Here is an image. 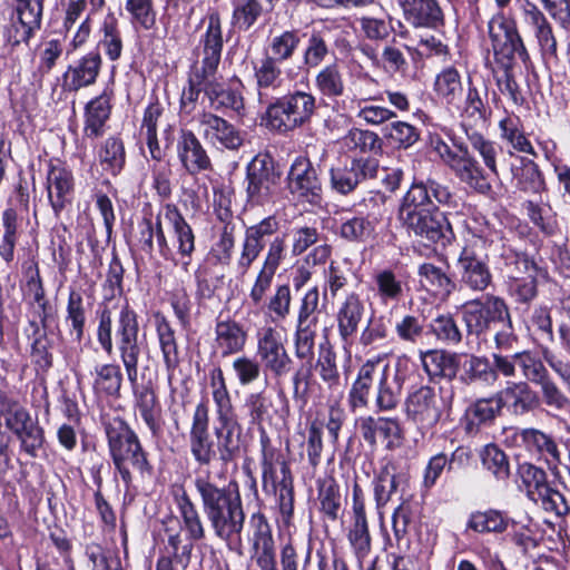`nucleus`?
I'll return each mask as SVG.
<instances>
[{
	"mask_svg": "<svg viewBox=\"0 0 570 570\" xmlns=\"http://www.w3.org/2000/svg\"><path fill=\"white\" fill-rule=\"evenodd\" d=\"M139 324L136 312L128 303L119 307L112 316L108 308L99 315L97 341L107 355H111L115 345L124 364L128 381L134 385L135 404L141 419L154 435L161 430V405L150 384L137 387L138 362L141 353L138 343Z\"/></svg>",
	"mask_w": 570,
	"mask_h": 570,
	"instance_id": "obj_1",
	"label": "nucleus"
},
{
	"mask_svg": "<svg viewBox=\"0 0 570 570\" xmlns=\"http://www.w3.org/2000/svg\"><path fill=\"white\" fill-rule=\"evenodd\" d=\"M452 194L446 186L433 180L414 181L404 195L399 216L416 236L445 246L453 238V230L438 205L450 204Z\"/></svg>",
	"mask_w": 570,
	"mask_h": 570,
	"instance_id": "obj_2",
	"label": "nucleus"
},
{
	"mask_svg": "<svg viewBox=\"0 0 570 570\" xmlns=\"http://www.w3.org/2000/svg\"><path fill=\"white\" fill-rule=\"evenodd\" d=\"M279 223L275 216H268L246 228L237 268L247 273L261 253L267 247L264 261L249 289L248 298L254 307H262L269 292L276 271L285 257L286 240L278 235Z\"/></svg>",
	"mask_w": 570,
	"mask_h": 570,
	"instance_id": "obj_3",
	"label": "nucleus"
},
{
	"mask_svg": "<svg viewBox=\"0 0 570 570\" xmlns=\"http://www.w3.org/2000/svg\"><path fill=\"white\" fill-rule=\"evenodd\" d=\"M203 511L215 535L227 544H242L245 512L236 481L219 487L209 472L194 481Z\"/></svg>",
	"mask_w": 570,
	"mask_h": 570,
	"instance_id": "obj_4",
	"label": "nucleus"
},
{
	"mask_svg": "<svg viewBox=\"0 0 570 570\" xmlns=\"http://www.w3.org/2000/svg\"><path fill=\"white\" fill-rule=\"evenodd\" d=\"M492 259L505 277L509 294L519 303L528 304L538 295L537 263L525 253L513 249L499 234H490Z\"/></svg>",
	"mask_w": 570,
	"mask_h": 570,
	"instance_id": "obj_5",
	"label": "nucleus"
},
{
	"mask_svg": "<svg viewBox=\"0 0 570 570\" xmlns=\"http://www.w3.org/2000/svg\"><path fill=\"white\" fill-rule=\"evenodd\" d=\"M204 42L206 52H214L215 67L212 75L206 80L204 95L207 97L210 107L214 110L222 111L230 109L242 115L245 109L243 95L232 88H226L216 77L218 66L220 63L222 51L224 46L222 19L217 11H213L207 16V28L204 33Z\"/></svg>",
	"mask_w": 570,
	"mask_h": 570,
	"instance_id": "obj_6",
	"label": "nucleus"
},
{
	"mask_svg": "<svg viewBox=\"0 0 570 570\" xmlns=\"http://www.w3.org/2000/svg\"><path fill=\"white\" fill-rule=\"evenodd\" d=\"M106 433L112 462L126 485L132 481L131 471L138 472L141 476L150 475L151 465L147 460V453L137 434L125 422L108 424Z\"/></svg>",
	"mask_w": 570,
	"mask_h": 570,
	"instance_id": "obj_7",
	"label": "nucleus"
},
{
	"mask_svg": "<svg viewBox=\"0 0 570 570\" xmlns=\"http://www.w3.org/2000/svg\"><path fill=\"white\" fill-rule=\"evenodd\" d=\"M490 234H472L465 239L458 259L456 268L460 284L469 291L481 293L492 285L489 261L492 258Z\"/></svg>",
	"mask_w": 570,
	"mask_h": 570,
	"instance_id": "obj_8",
	"label": "nucleus"
},
{
	"mask_svg": "<svg viewBox=\"0 0 570 570\" xmlns=\"http://www.w3.org/2000/svg\"><path fill=\"white\" fill-rule=\"evenodd\" d=\"M19 440L20 449L30 458H37L38 451L43 446L45 432L38 420L13 397L0 396V420ZM7 444L0 442V455L6 452Z\"/></svg>",
	"mask_w": 570,
	"mask_h": 570,
	"instance_id": "obj_9",
	"label": "nucleus"
},
{
	"mask_svg": "<svg viewBox=\"0 0 570 570\" xmlns=\"http://www.w3.org/2000/svg\"><path fill=\"white\" fill-rule=\"evenodd\" d=\"M315 109V97L309 92L296 90L276 99L267 107L266 126L279 134H287L308 122Z\"/></svg>",
	"mask_w": 570,
	"mask_h": 570,
	"instance_id": "obj_10",
	"label": "nucleus"
},
{
	"mask_svg": "<svg viewBox=\"0 0 570 570\" xmlns=\"http://www.w3.org/2000/svg\"><path fill=\"white\" fill-rule=\"evenodd\" d=\"M170 225L173 229V245L180 256V264L187 271L193 253L195 252V235L190 225L186 222L179 209L174 204H167L164 207L163 214L157 217L156 236L159 245V250L166 259H175L174 253L166 239L160 218Z\"/></svg>",
	"mask_w": 570,
	"mask_h": 570,
	"instance_id": "obj_11",
	"label": "nucleus"
},
{
	"mask_svg": "<svg viewBox=\"0 0 570 570\" xmlns=\"http://www.w3.org/2000/svg\"><path fill=\"white\" fill-rule=\"evenodd\" d=\"M404 414L417 431L425 435L440 422L442 400L431 386L424 385L410 392L404 401Z\"/></svg>",
	"mask_w": 570,
	"mask_h": 570,
	"instance_id": "obj_12",
	"label": "nucleus"
},
{
	"mask_svg": "<svg viewBox=\"0 0 570 570\" xmlns=\"http://www.w3.org/2000/svg\"><path fill=\"white\" fill-rule=\"evenodd\" d=\"M463 321L468 332L475 335L484 333L492 323H505L511 327L509 307L503 298L495 295L468 302L463 311Z\"/></svg>",
	"mask_w": 570,
	"mask_h": 570,
	"instance_id": "obj_13",
	"label": "nucleus"
},
{
	"mask_svg": "<svg viewBox=\"0 0 570 570\" xmlns=\"http://www.w3.org/2000/svg\"><path fill=\"white\" fill-rule=\"evenodd\" d=\"M246 179L248 202L264 205L276 194L281 176L268 156L258 155L247 165Z\"/></svg>",
	"mask_w": 570,
	"mask_h": 570,
	"instance_id": "obj_14",
	"label": "nucleus"
},
{
	"mask_svg": "<svg viewBox=\"0 0 570 570\" xmlns=\"http://www.w3.org/2000/svg\"><path fill=\"white\" fill-rule=\"evenodd\" d=\"M522 26L532 35L543 57L557 58L558 40L547 14L531 0H519Z\"/></svg>",
	"mask_w": 570,
	"mask_h": 570,
	"instance_id": "obj_15",
	"label": "nucleus"
},
{
	"mask_svg": "<svg viewBox=\"0 0 570 570\" xmlns=\"http://www.w3.org/2000/svg\"><path fill=\"white\" fill-rule=\"evenodd\" d=\"M488 33L495 57L513 59L518 55L523 61L529 59V53L520 36L515 22L504 14L498 13L488 22Z\"/></svg>",
	"mask_w": 570,
	"mask_h": 570,
	"instance_id": "obj_16",
	"label": "nucleus"
},
{
	"mask_svg": "<svg viewBox=\"0 0 570 570\" xmlns=\"http://www.w3.org/2000/svg\"><path fill=\"white\" fill-rule=\"evenodd\" d=\"M257 356L265 370L275 376H283L291 370L292 358L285 347L282 334L272 326L257 332Z\"/></svg>",
	"mask_w": 570,
	"mask_h": 570,
	"instance_id": "obj_17",
	"label": "nucleus"
},
{
	"mask_svg": "<svg viewBox=\"0 0 570 570\" xmlns=\"http://www.w3.org/2000/svg\"><path fill=\"white\" fill-rule=\"evenodd\" d=\"M43 0H14V17L7 28V41L11 46L28 42L33 32L40 29Z\"/></svg>",
	"mask_w": 570,
	"mask_h": 570,
	"instance_id": "obj_18",
	"label": "nucleus"
},
{
	"mask_svg": "<svg viewBox=\"0 0 570 570\" xmlns=\"http://www.w3.org/2000/svg\"><path fill=\"white\" fill-rule=\"evenodd\" d=\"M273 451H268L265 446L262 451V474L263 485L267 487L271 482L272 488L278 493V504L281 513L284 517H292L294 511V488L293 476L291 473L289 465L285 462H281V480H277L275 475V469L273 464Z\"/></svg>",
	"mask_w": 570,
	"mask_h": 570,
	"instance_id": "obj_19",
	"label": "nucleus"
},
{
	"mask_svg": "<svg viewBox=\"0 0 570 570\" xmlns=\"http://www.w3.org/2000/svg\"><path fill=\"white\" fill-rule=\"evenodd\" d=\"M208 425L209 410L205 402H200L195 407L189 431V450L200 465H209L218 452L209 435Z\"/></svg>",
	"mask_w": 570,
	"mask_h": 570,
	"instance_id": "obj_20",
	"label": "nucleus"
},
{
	"mask_svg": "<svg viewBox=\"0 0 570 570\" xmlns=\"http://www.w3.org/2000/svg\"><path fill=\"white\" fill-rule=\"evenodd\" d=\"M288 187L298 199L318 204L322 199V184L316 169L308 158L297 157L291 166Z\"/></svg>",
	"mask_w": 570,
	"mask_h": 570,
	"instance_id": "obj_21",
	"label": "nucleus"
},
{
	"mask_svg": "<svg viewBox=\"0 0 570 570\" xmlns=\"http://www.w3.org/2000/svg\"><path fill=\"white\" fill-rule=\"evenodd\" d=\"M249 527L252 530L249 537L253 550L252 558L261 570H277L275 542L266 517L261 512L253 513L249 519Z\"/></svg>",
	"mask_w": 570,
	"mask_h": 570,
	"instance_id": "obj_22",
	"label": "nucleus"
},
{
	"mask_svg": "<svg viewBox=\"0 0 570 570\" xmlns=\"http://www.w3.org/2000/svg\"><path fill=\"white\" fill-rule=\"evenodd\" d=\"M356 426L363 440L371 446L377 445V438L386 442L387 449L401 444L403 431L399 419L366 415L356 420Z\"/></svg>",
	"mask_w": 570,
	"mask_h": 570,
	"instance_id": "obj_23",
	"label": "nucleus"
},
{
	"mask_svg": "<svg viewBox=\"0 0 570 570\" xmlns=\"http://www.w3.org/2000/svg\"><path fill=\"white\" fill-rule=\"evenodd\" d=\"M347 539L358 560L365 559L371 552V534L365 512V499L361 487H353L352 524Z\"/></svg>",
	"mask_w": 570,
	"mask_h": 570,
	"instance_id": "obj_24",
	"label": "nucleus"
},
{
	"mask_svg": "<svg viewBox=\"0 0 570 570\" xmlns=\"http://www.w3.org/2000/svg\"><path fill=\"white\" fill-rule=\"evenodd\" d=\"M198 125L204 139L212 144H218L229 150H237L243 145L240 131L212 111H203L198 117Z\"/></svg>",
	"mask_w": 570,
	"mask_h": 570,
	"instance_id": "obj_25",
	"label": "nucleus"
},
{
	"mask_svg": "<svg viewBox=\"0 0 570 570\" xmlns=\"http://www.w3.org/2000/svg\"><path fill=\"white\" fill-rule=\"evenodd\" d=\"M217 422L215 436L217 439L219 460L223 464H228L240 455L244 445L243 426L236 414L219 417Z\"/></svg>",
	"mask_w": 570,
	"mask_h": 570,
	"instance_id": "obj_26",
	"label": "nucleus"
},
{
	"mask_svg": "<svg viewBox=\"0 0 570 570\" xmlns=\"http://www.w3.org/2000/svg\"><path fill=\"white\" fill-rule=\"evenodd\" d=\"M514 438L520 440L524 449L543 460L551 469L561 463V453L552 435L534 428L514 431Z\"/></svg>",
	"mask_w": 570,
	"mask_h": 570,
	"instance_id": "obj_27",
	"label": "nucleus"
},
{
	"mask_svg": "<svg viewBox=\"0 0 570 570\" xmlns=\"http://www.w3.org/2000/svg\"><path fill=\"white\" fill-rule=\"evenodd\" d=\"M101 56L98 51H90L86 56L70 63L62 75L65 91H78L96 82L101 68Z\"/></svg>",
	"mask_w": 570,
	"mask_h": 570,
	"instance_id": "obj_28",
	"label": "nucleus"
},
{
	"mask_svg": "<svg viewBox=\"0 0 570 570\" xmlns=\"http://www.w3.org/2000/svg\"><path fill=\"white\" fill-rule=\"evenodd\" d=\"M176 149L181 167L188 174L197 175L213 168L206 149L191 130L180 131Z\"/></svg>",
	"mask_w": 570,
	"mask_h": 570,
	"instance_id": "obj_29",
	"label": "nucleus"
},
{
	"mask_svg": "<svg viewBox=\"0 0 570 570\" xmlns=\"http://www.w3.org/2000/svg\"><path fill=\"white\" fill-rule=\"evenodd\" d=\"M503 409L508 407L514 415H524L540 406V396L527 381H509L497 392Z\"/></svg>",
	"mask_w": 570,
	"mask_h": 570,
	"instance_id": "obj_30",
	"label": "nucleus"
},
{
	"mask_svg": "<svg viewBox=\"0 0 570 570\" xmlns=\"http://www.w3.org/2000/svg\"><path fill=\"white\" fill-rule=\"evenodd\" d=\"M453 174L470 188L487 195L491 191V184L480 163L469 153L468 147H459L458 157L449 167Z\"/></svg>",
	"mask_w": 570,
	"mask_h": 570,
	"instance_id": "obj_31",
	"label": "nucleus"
},
{
	"mask_svg": "<svg viewBox=\"0 0 570 570\" xmlns=\"http://www.w3.org/2000/svg\"><path fill=\"white\" fill-rule=\"evenodd\" d=\"M248 340L246 328L235 320L217 321L214 348L222 357L243 352Z\"/></svg>",
	"mask_w": 570,
	"mask_h": 570,
	"instance_id": "obj_32",
	"label": "nucleus"
},
{
	"mask_svg": "<svg viewBox=\"0 0 570 570\" xmlns=\"http://www.w3.org/2000/svg\"><path fill=\"white\" fill-rule=\"evenodd\" d=\"M202 45V66L188 79V86L184 88L180 97V108L183 111L190 114L195 109L200 92H204L206 80L212 75L215 67L214 52H206L204 35L200 39Z\"/></svg>",
	"mask_w": 570,
	"mask_h": 570,
	"instance_id": "obj_33",
	"label": "nucleus"
},
{
	"mask_svg": "<svg viewBox=\"0 0 570 570\" xmlns=\"http://www.w3.org/2000/svg\"><path fill=\"white\" fill-rule=\"evenodd\" d=\"M503 406L497 392L487 397L476 399L465 410V430L476 433L481 426H490L501 416Z\"/></svg>",
	"mask_w": 570,
	"mask_h": 570,
	"instance_id": "obj_34",
	"label": "nucleus"
},
{
	"mask_svg": "<svg viewBox=\"0 0 570 570\" xmlns=\"http://www.w3.org/2000/svg\"><path fill=\"white\" fill-rule=\"evenodd\" d=\"M72 191V174L65 167L51 164L47 174V193L56 215L71 202Z\"/></svg>",
	"mask_w": 570,
	"mask_h": 570,
	"instance_id": "obj_35",
	"label": "nucleus"
},
{
	"mask_svg": "<svg viewBox=\"0 0 570 570\" xmlns=\"http://www.w3.org/2000/svg\"><path fill=\"white\" fill-rule=\"evenodd\" d=\"M365 313V305L356 293L348 294L340 304L336 312L338 335L343 342H348L357 332Z\"/></svg>",
	"mask_w": 570,
	"mask_h": 570,
	"instance_id": "obj_36",
	"label": "nucleus"
},
{
	"mask_svg": "<svg viewBox=\"0 0 570 570\" xmlns=\"http://www.w3.org/2000/svg\"><path fill=\"white\" fill-rule=\"evenodd\" d=\"M405 19L415 27L435 28L443 23V11L436 0H397Z\"/></svg>",
	"mask_w": 570,
	"mask_h": 570,
	"instance_id": "obj_37",
	"label": "nucleus"
},
{
	"mask_svg": "<svg viewBox=\"0 0 570 570\" xmlns=\"http://www.w3.org/2000/svg\"><path fill=\"white\" fill-rule=\"evenodd\" d=\"M379 364L380 360H367L358 370L348 393V405L352 411L367 407Z\"/></svg>",
	"mask_w": 570,
	"mask_h": 570,
	"instance_id": "obj_38",
	"label": "nucleus"
},
{
	"mask_svg": "<svg viewBox=\"0 0 570 570\" xmlns=\"http://www.w3.org/2000/svg\"><path fill=\"white\" fill-rule=\"evenodd\" d=\"M155 320L157 336L163 354V360L167 370L168 381L171 382L174 372L179 364L175 331L164 315L157 313L155 315Z\"/></svg>",
	"mask_w": 570,
	"mask_h": 570,
	"instance_id": "obj_39",
	"label": "nucleus"
},
{
	"mask_svg": "<svg viewBox=\"0 0 570 570\" xmlns=\"http://www.w3.org/2000/svg\"><path fill=\"white\" fill-rule=\"evenodd\" d=\"M403 381L397 375H390L389 365H384L376 385L375 405L379 411L387 412L397 407Z\"/></svg>",
	"mask_w": 570,
	"mask_h": 570,
	"instance_id": "obj_40",
	"label": "nucleus"
},
{
	"mask_svg": "<svg viewBox=\"0 0 570 570\" xmlns=\"http://www.w3.org/2000/svg\"><path fill=\"white\" fill-rule=\"evenodd\" d=\"M433 90L441 102L458 106L464 91L461 75L454 67L444 68L436 75Z\"/></svg>",
	"mask_w": 570,
	"mask_h": 570,
	"instance_id": "obj_41",
	"label": "nucleus"
},
{
	"mask_svg": "<svg viewBox=\"0 0 570 570\" xmlns=\"http://www.w3.org/2000/svg\"><path fill=\"white\" fill-rule=\"evenodd\" d=\"M366 169H374L371 167L370 161L362 159H354L351 167H337L331 169V184L332 187L345 195L351 193L366 176Z\"/></svg>",
	"mask_w": 570,
	"mask_h": 570,
	"instance_id": "obj_42",
	"label": "nucleus"
},
{
	"mask_svg": "<svg viewBox=\"0 0 570 570\" xmlns=\"http://www.w3.org/2000/svg\"><path fill=\"white\" fill-rule=\"evenodd\" d=\"M254 76L261 102L267 101L271 90L275 91L282 87V69L279 63L272 58L264 57L261 59L258 65L254 67Z\"/></svg>",
	"mask_w": 570,
	"mask_h": 570,
	"instance_id": "obj_43",
	"label": "nucleus"
},
{
	"mask_svg": "<svg viewBox=\"0 0 570 570\" xmlns=\"http://www.w3.org/2000/svg\"><path fill=\"white\" fill-rule=\"evenodd\" d=\"M417 275L420 283L436 296L449 297L455 289V283L439 266L432 263H424L419 267Z\"/></svg>",
	"mask_w": 570,
	"mask_h": 570,
	"instance_id": "obj_44",
	"label": "nucleus"
},
{
	"mask_svg": "<svg viewBox=\"0 0 570 570\" xmlns=\"http://www.w3.org/2000/svg\"><path fill=\"white\" fill-rule=\"evenodd\" d=\"M376 219L370 216H353L344 220L338 234L350 243H367L375 238Z\"/></svg>",
	"mask_w": 570,
	"mask_h": 570,
	"instance_id": "obj_45",
	"label": "nucleus"
},
{
	"mask_svg": "<svg viewBox=\"0 0 570 570\" xmlns=\"http://www.w3.org/2000/svg\"><path fill=\"white\" fill-rule=\"evenodd\" d=\"M110 100L106 95L96 97L86 107L85 135L97 138L102 135L106 121L110 116Z\"/></svg>",
	"mask_w": 570,
	"mask_h": 570,
	"instance_id": "obj_46",
	"label": "nucleus"
},
{
	"mask_svg": "<svg viewBox=\"0 0 570 570\" xmlns=\"http://www.w3.org/2000/svg\"><path fill=\"white\" fill-rule=\"evenodd\" d=\"M179 514L183 519V527L187 531L189 539L199 541L205 538V527L200 514L185 490L176 497Z\"/></svg>",
	"mask_w": 570,
	"mask_h": 570,
	"instance_id": "obj_47",
	"label": "nucleus"
},
{
	"mask_svg": "<svg viewBox=\"0 0 570 570\" xmlns=\"http://www.w3.org/2000/svg\"><path fill=\"white\" fill-rule=\"evenodd\" d=\"M420 360L430 379L452 376L455 373V356L442 350L420 353Z\"/></svg>",
	"mask_w": 570,
	"mask_h": 570,
	"instance_id": "obj_48",
	"label": "nucleus"
},
{
	"mask_svg": "<svg viewBox=\"0 0 570 570\" xmlns=\"http://www.w3.org/2000/svg\"><path fill=\"white\" fill-rule=\"evenodd\" d=\"M315 88L327 98H337L345 91V81L341 68L336 63L323 67L315 77Z\"/></svg>",
	"mask_w": 570,
	"mask_h": 570,
	"instance_id": "obj_49",
	"label": "nucleus"
},
{
	"mask_svg": "<svg viewBox=\"0 0 570 570\" xmlns=\"http://www.w3.org/2000/svg\"><path fill=\"white\" fill-rule=\"evenodd\" d=\"M122 372L118 364L107 363L95 367L94 390L98 394L119 395Z\"/></svg>",
	"mask_w": 570,
	"mask_h": 570,
	"instance_id": "obj_50",
	"label": "nucleus"
},
{
	"mask_svg": "<svg viewBox=\"0 0 570 570\" xmlns=\"http://www.w3.org/2000/svg\"><path fill=\"white\" fill-rule=\"evenodd\" d=\"M483 468L500 482H507L511 474L509 456L497 444H488L480 453Z\"/></svg>",
	"mask_w": 570,
	"mask_h": 570,
	"instance_id": "obj_51",
	"label": "nucleus"
},
{
	"mask_svg": "<svg viewBox=\"0 0 570 570\" xmlns=\"http://www.w3.org/2000/svg\"><path fill=\"white\" fill-rule=\"evenodd\" d=\"M376 295L383 304L399 302L403 295V283L392 269H382L373 276Z\"/></svg>",
	"mask_w": 570,
	"mask_h": 570,
	"instance_id": "obj_52",
	"label": "nucleus"
},
{
	"mask_svg": "<svg viewBox=\"0 0 570 570\" xmlns=\"http://www.w3.org/2000/svg\"><path fill=\"white\" fill-rule=\"evenodd\" d=\"M342 141L348 151L355 154H377L382 149V140L377 134L358 128L348 130Z\"/></svg>",
	"mask_w": 570,
	"mask_h": 570,
	"instance_id": "obj_53",
	"label": "nucleus"
},
{
	"mask_svg": "<svg viewBox=\"0 0 570 570\" xmlns=\"http://www.w3.org/2000/svg\"><path fill=\"white\" fill-rule=\"evenodd\" d=\"M462 380L468 383H484L494 385L498 374L492 370V364L484 356L471 355L464 363Z\"/></svg>",
	"mask_w": 570,
	"mask_h": 570,
	"instance_id": "obj_54",
	"label": "nucleus"
},
{
	"mask_svg": "<svg viewBox=\"0 0 570 570\" xmlns=\"http://www.w3.org/2000/svg\"><path fill=\"white\" fill-rule=\"evenodd\" d=\"M264 12L261 0H237L234 3L230 24L242 31H248Z\"/></svg>",
	"mask_w": 570,
	"mask_h": 570,
	"instance_id": "obj_55",
	"label": "nucleus"
},
{
	"mask_svg": "<svg viewBox=\"0 0 570 570\" xmlns=\"http://www.w3.org/2000/svg\"><path fill=\"white\" fill-rule=\"evenodd\" d=\"M512 174L520 189L530 193H539L543 189L544 181L534 161L521 158L520 166L512 167Z\"/></svg>",
	"mask_w": 570,
	"mask_h": 570,
	"instance_id": "obj_56",
	"label": "nucleus"
},
{
	"mask_svg": "<svg viewBox=\"0 0 570 570\" xmlns=\"http://www.w3.org/2000/svg\"><path fill=\"white\" fill-rule=\"evenodd\" d=\"M397 487L399 481L394 468L390 464L382 466L374 479V499L377 510L391 501Z\"/></svg>",
	"mask_w": 570,
	"mask_h": 570,
	"instance_id": "obj_57",
	"label": "nucleus"
},
{
	"mask_svg": "<svg viewBox=\"0 0 570 570\" xmlns=\"http://www.w3.org/2000/svg\"><path fill=\"white\" fill-rule=\"evenodd\" d=\"M501 138L507 140L513 149L534 155V149L521 128L519 118L507 116L499 122Z\"/></svg>",
	"mask_w": 570,
	"mask_h": 570,
	"instance_id": "obj_58",
	"label": "nucleus"
},
{
	"mask_svg": "<svg viewBox=\"0 0 570 570\" xmlns=\"http://www.w3.org/2000/svg\"><path fill=\"white\" fill-rule=\"evenodd\" d=\"M210 387L216 405L217 419L235 415L232 399L225 382L223 370L217 367L210 374Z\"/></svg>",
	"mask_w": 570,
	"mask_h": 570,
	"instance_id": "obj_59",
	"label": "nucleus"
},
{
	"mask_svg": "<svg viewBox=\"0 0 570 570\" xmlns=\"http://www.w3.org/2000/svg\"><path fill=\"white\" fill-rule=\"evenodd\" d=\"M299 45V37L296 31L286 30L271 38L268 43L269 55L265 57L272 58L281 63L292 59Z\"/></svg>",
	"mask_w": 570,
	"mask_h": 570,
	"instance_id": "obj_60",
	"label": "nucleus"
},
{
	"mask_svg": "<svg viewBox=\"0 0 570 570\" xmlns=\"http://www.w3.org/2000/svg\"><path fill=\"white\" fill-rule=\"evenodd\" d=\"M3 234L0 237V256L6 263H11L14 258V248L17 244L18 215L13 208H7L2 214Z\"/></svg>",
	"mask_w": 570,
	"mask_h": 570,
	"instance_id": "obj_61",
	"label": "nucleus"
},
{
	"mask_svg": "<svg viewBox=\"0 0 570 570\" xmlns=\"http://www.w3.org/2000/svg\"><path fill=\"white\" fill-rule=\"evenodd\" d=\"M518 474L527 489L528 495L533 500L550 485L547 472L532 463L524 462L520 464Z\"/></svg>",
	"mask_w": 570,
	"mask_h": 570,
	"instance_id": "obj_62",
	"label": "nucleus"
},
{
	"mask_svg": "<svg viewBox=\"0 0 570 570\" xmlns=\"http://www.w3.org/2000/svg\"><path fill=\"white\" fill-rule=\"evenodd\" d=\"M318 501L321 511L327 519L335 521L338 519L341 510V493L338 485L334 480L327 479L320 482Z\"/></svg>",
	"mask_w": 570,
	"mask_h": 570,
	"instance_id": "obj_63",
	"label": "nucleus"
},
{
	"mask_svg": "<svg viewBox=\"0 0 570 570\" xmlns=\"http://www.w3.org/2000/svg\"><path fill=\"white\" fill-rule=\"evenodd\" d=\"M99 161L105 170L112 175L119 173L125 165V147L120 139L110 137L99 150Z\"/></svg>",
	"mask_w": 570,
	"mask_h": 570,
	"instance_id": "obj_64",
	"label": "nucleus"
}]
</instances>
